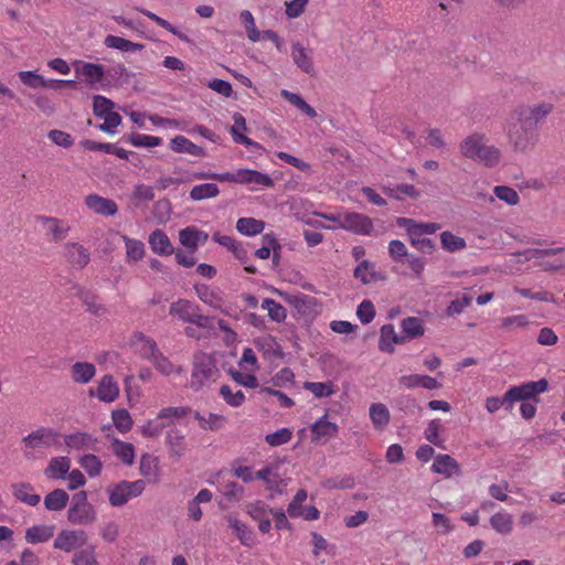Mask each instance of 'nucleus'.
Listing matches in <instances>:
<instances>
[{
	"label": "nucleus",
	"instance_id": "f257e3e1",
	"mask_svg": "<svg viewBox=\"0 0 565 565\" xmlns=\"http://www.w3.org/2000/svg\"><path fill=\"white\" fill-rule=\"evenodd\" d=\"M460 153L471 160L478 161L488 168L499 164L501 151L493 145L488 143L483 134H472L466 137L459 145Z\"/></svg>",
	"mask_w": 565,
	"mask_h": 565
},
{
	"label": "nucleus",
	"instance_id": "f03ea898",
	"mask_svg": "<svg viewBox=\"0 0 565 565\" xmlns=\"http://www.w3.org/2000/svg\"><path fill=\"white\" fill-rule=\"evenodd\" d=\"M508 142L518 153L531 151L539 141L537 129L512 111L507 121Z\"/></svg>",
	"mask_w": 565,
	"mask_h": 565
},
{
	"label": "nucleus",
	"instance_id": "7ed1b4c3",
	"mask_svg": "<svg viewBox=\"0 0 565 565\" xmlns=\"http://www.w3.org/2000/svg\"><path fill=\"white\" fill-rule=\"evenodd\" d=\"M214 180L217 182H234L239 184H256L266 188L274 185V180L266 173L252 169H238L236 172H193L186 180Z\"/></svg>",
	"mask_w": 565,
	"mask_h": 565
},
{
	"label": "nucleus",
	"instance_id": "20e7f679",
	"mask_svg": "<svg viewBox=\"0 0 565 565\" xmlns=\"http://www.w3.org/2000/svg\"><path fill=\"white\" fill-rule=\"evenodd\" d=\"M192 364L190 386L194 391H199L204 385L217 380L220 371L216 367L215 360L210 354L203 352L194 354Z\"/></svg>",
	"mask_w": 565,
	"mask_h": 565
},
{
	"label": "nucleus",
	"instance_id": "39448f33",
	"mask_svg": "<svg viewBox=\"0 0 565 565\" xmlns=\"http://www.w3.org/2000/svg\"><path fill=\"white\" fill-rule=\"evenodd\" d=\"M97 512L87 499V492L81 490L71 498V505L67 511V520L75 525H88L96 521Z\"/></svg>",
	"mask_w": 565,
	"mask_h": 565
},
{
	"label": "nucleus",
	"instance_id": "423d86ee",
	"mask_svg": "<svg viewBox=\"0 0 565 565\" xmlns=\"http://www.w3.org/2000/svg\"><path fill=\"white\" fill-rule=\"evenodd\" d=\"M146 483L143 480L120 481L114 488L109 489V503L113 507H121L131 498H136L142 493Z\"/></svg>",
	"mask_w": 565,
	"mask_h": 565
},
{
	"label": "nucleus",
	"instance_id": "0eeeda50",
	"mask_svg": "<svg viewBox=\"0 0 565 565\" xmlns=\"http://www.w3.org/2000/svg\"><path fill=\"white\" fill-rule=\"evenodd\" d=\"M554 105L548 102H542L535 105H521L513 111L534 128L537 129L539 124L543 121L552 111Z\"/></svg>",
	"mask_w": 565,
	"mask_h": 565
},
{
	"label": "nucleus",
	"instance_id": "6e6552de",
	"mask_svg": "<svg viewBox=\"0 0 565 565\" xmlns=\"http://www.w3.org/2000/svg\"><path fill=\"white\" fill-rule=\"evenodd\" d=\"M87 543V534L83 530H62L54 540V548L72 552Z\"/></svg>",
	"mask_w": 565,
	"mask_h": 565
},
{
	"label": "nucleus",
	"instance_id": "1a4fd4ad",
	"mask_svg": "<svg viewBox=\"0 0 565 565\" xmlns=\"http://www.w3.org/2000/svg\"><path fill=\"white\" fill-rule=\"evenodd\" d=\"M548 387V382L546 379H541L539 381H531L522 383L521 385L512 386V391L518 399V402H527L532 401L534 403L539 402V395L544 393Z\"/></svg>",
	"mask_w": 565,
	"mask_h": 565
},
{
	"label": "nucleus",
	"instance_id": "9d476101",
	"mask_svg": "<svg viewBox=\"0 0 565 565\" xmlns=\"http://www.w3.org/2000/svg\"><path fill=\"white\" fill-rule=\"evenodd\" d=\"M60 435L50 428H39L22 439L28 448L51 447L60 444Z\"/></svg>",
	"mask_w": 565,
	"mask_h": 565
},
{
	"label": "nucleus",
	"instance_id": "9b49d317",
	"mask_svg": "<svg viewBox=\"0 0 565 565\" xmlns=\"http://www.w3.org/2000/svg\"><path fill=\"white\" fill-rule=\"evenodd\" d=\"M343 230L355 234L369 235L373 230L371 218L364 214L347 212L343 215Z\"/></svg>",
	"mask_w": 565,
	"mask_h": 565
},
{
	"label": "nucleus",
	"instance_id": "f8f14e48",
	"mask_svg": "<svg viewBox=\"0 0 565 565\" xmlns=\"http://www.w3.org/2000/svg\"><path fill=\"white\" fill-rule=\"evenodd\" d=\"M64 254L73 268L83 269L90 260V254L83 245L68 242L64 245Z\"/></svg>",
	"mask_w": 565,
	"mask_h": 565
},
{
	"label": "nucleus",
	"instance_id": "ddd939ff",
	"mask_svg": "<svg viewBox=\"0 0 565 565\" xmlns=\"http://www.w3.org/2000/svg\"><path fill=\"white\" fill-rule=\"evenodd\" d=\"M338 425L324 415L311 426V437L313 441L326 444L338 435Z\"/></svg>",
	"mask_w": 565,
	"mask_h": 565
},
{
	"label": "nucleus",
	"instance_id": "4468645a",
	"mask_svg": "<svg viewBox=\"0 0 565 565\" xmlns=\"http://www.w3.org/2000/svg\"><path fill=\"white\" fill-rule=\"evenodd\" d=\"M36 221L43 224L46 235L51 236L50 239L52 242L57 243L63 241L70 232V226H66L64 221L60 218L38 215Z\"/></svg>",
	"mask_w": 565,
	"mask_h": 565
},
{
	"label": "nucleus",
	"instance_id": "2eb2a0df",
	"mask_svg": "<svg viewBox=\"0 0 565 565\" xmlns=\"http://www.w3.org/2000/svg\"><path fill=\"white\" fill-rule=\"evenodd\" d=\"M86 206L96 214L113 216L118 212V206L114 200L100 196L98 194H89L85 198Z\"/></svg>",
	"mask_w": 565,
	"mask_h": 565
},
{
	"label": "nucleus",
	"instance_id": "dca6fc26",
	"mask_svg": "<svg viewBox=\"0 0 565 565\" xmlns=\"http://www.w3.org/2000/svg\"><path fill=\"white\" fill-rule=\"evenodd\" d=\"M431 471L444 475L447 478L462 473L457 460L449 455H437L431 466Z\"/></svg>",
	"mask_w": 565,
	"mask_h": 565
},
{
	"label": "nucleus",
	"instance_id": "f3484780",
	"mask_svg": "<svg viewBox=\"0 0 565 565\" xmlns=\"http://www.w3.org/2000/svg\"><path fill=\"white\" fill-rule=\"evenodd\" d=\"M12 495L20 502L35 507L40 503L41 497L32 493L34 488L30 482H15L10 486Z\"/></svg>",
	"mask_w": 565,
	"mask_h": 565
},
{
	"label": "nucleus",
	"instance_id": "a211bd4d",
	"mask_svg": "<svg viewBox=\"0 0 565 565\" xmlns=\"http://www.w3.org/2000/svg\"><path fill=\"white\" fill-rule=\"evenodd\" d=\"M406 341L404 334H397L393 324H384L381 328V337L379 341V348L382 352L393 353L394 345L401 344Z\"/></svg>",
	"mask_w": 565,
	"mask_h": 565
},
{
	"label": "nucleus",
	"instance_id": "6ab92c4d",
	"mask_svg": "<svg viewBox=\"0 0 565 565\" xmlns=\"http://www.w3.org/2000/svg\"><path fill=\"white\" fill-rule=\"evenodd\" d=\"M291 57L297 67L303 73L308 75L315 74L312 56L299 42H295L291 45Z\"/></svg>",
	"mask_w": 565,
	"mask_h": 565
},
{
	"label": "nucleus",
	"instance_id": "aec40b11",
	"mask_svg": "<svg viewBox=\"0 0 565 565\" xmlns=\"http://www.w3.org/2000/svg\"><path fill=\"white\" fill-rule=\"evenodd\" d=\"M149 244L154 254L169 256L174 253L170 238L162 230H156L149 235Z\"/></svg>",
	"mask_w": 565,
	"mask_h": 565
},
{
	"label": "nucleus",
	"instance_id": "412c9836",
	"mask_svg": "<svg viewBox=\"0 0 565 565\" xmlns=\"http://www.w3.org/2000/svg\"><path fill=\"white\" fill-rule=\"evenodd\" d=\"M71 468V459L68 457H54L50 460L44 470V475L49 479L60 480L65 479Z\"/></svg>",
	"mask_w": 565,
	"mask_h": 565
},
{
	"label": "nucleus",
	"instance_id": "4be33fe9",
	"mask_svg": "<svg viewBox=\"0 0 565 565\" xmlns=\"http://www.w3.org/2000/svg\"><path fill=\"white\" fill-rule=\"evenodd\" d=\"M74 288L76 289V296L83 301L92 315L102 317L107 312V309L98 302L97 295L78 285H75Z\"/></svg>",
	"mask_w": 565,
	"mask_h": 565
},
{
	"label": "nucleus",
	"instance_id": "5701e85b",
	"mask_svg": "<svg viewBox=\"0 0 565 565\" xmlns=\"http://www.w3.org/2000/svg\"><path fill=\"white\" fill-rule=\"evenodd\" d=\"M170 149L177 153H189L195 157L205 156V151L202 147L193 143L190 139L181 135L170 140Z\"/></svg>",
	"mask_w": 565,
	"mask_h": 565
},
{
	"label": "nucleus",
	"instance_id": "b1692460",
	"mask_svg": "<svg viewBox=\"0 0 565 565\" xmlns=\"http://www.w3.org/2000/svg\"><path fill=\"white\" fill-rule=\"evenodd\" d=\"M279 295L297 311V313L301 316H308L312 305L315 303V298L307 295H290L286 292H280Z\"/></svg>",
	"mask_w": 565,
	"mask_h": 565
},
{
	"label": "nucleus",
	"instance_id": "393cba45",
	"mask_svg": "<svg viewBox=\"0 0 565 565\" xmlns=\"http://www.w3.org/2000/svg\"><path fill=\"white\" fill-rule=\"evenodd\" d=\"M196 311H199L196 305L186 299H179L171 303L169 312L172 316H177L180 320L190 323Z\"/></svg>",
	"mask_w": 565,
	"mask_h": 565
},
{
	"label": "nucleus",
	"instance_id": "a878e982",
	"mask_svg": "<svg viewBox=\"0 0 565 565\" xmlns=\"http://www.w3.org/2000/svg\"><path fill=\"white\" fill-rule=\"evenodd\" d=\"M76 72L85 77L90 87H95L105 76L103 65L95 63H81V67L76 66Z\"/></svg>",
	"mask_w": 565,
	"mask_h": 565
},
{
	"label": "nucleus",
	"instance_id": "bb28decb",
	"mask_svg": "<svg viewBox=\"0 0 565 565\" xmlns=\"http://www.w3.org/2000/svg\"><path fill=\"white\" fill-rule=\"evenodd\" d=\"M70 501L68 493L63 489H55L44 498V507L49 511L60 512L64 510Z\"/></svg>",
	"mask_w": 565,
	"mask_h": 565
},
{
	"label": "nucleus",
	"instance_id": "cd10ccee",
	"mask_svg": "<svg viewBox=\"0 0 565 565\" xmlns=\"http://www.w3.org/2000/svg\"><path fill=\"white\" fill-rule=\"evenodd\" d=\"M119 395V387L111 375H105L97 387V397L103 402H113Z\"/></svg>",
	"mask_w": 565,
	"mask_h": 565
},
{
	"label": "nucleus",
	"instance_id": "c85d7f7f",
	"mask_svg": "<svg viewBox=\"0 0 565 565\" xmlns=\"http://www.w3.org/2000/svg\"><path fill=\"white\" fill-rule=\"evenodd\" d=\"M233 119H234V125L231 128V134H232L233 140L236 143L245 145L246 147L260 148L259 143L253 141L252 139H249L248 137H246L245 135H242L239 132L241 130H246V120H245L244 116L239 113H235L233 116Z\"/></svg>",
	"mask_w": 565,
	"mask_h": 565
},
{
	"label": "nucleus",
	"instance_id": "c756f323",
	"mask_svg": "<svg viewBox=\"0 0 565 565\" xmlns=\"http://www.w3.org/2000/svg\"><path fill=\"white\" fill-rule=\"evenodd\" d=\"M404 228L407 233V236H408V239H409V243L412 244V246L417 248L420 253L430 255L436 250V244L430 238H427V237L418 234V232H416V230L408 228V227H404Z\"/></svg>",
	"mask_w": 565,
	"mask_h": 565
},
{
	"label": "nucleus",
	"instance_id": "7c9ffc66",
	"mask_svg": "<svg viewBox=\"0 0 565 565\" xmlns=\"http://www.w3.org/2000/svg\"><path fill=\"white\" fill-rule=\"evenodd\" d=\"M370 418L374 428L382 430L390 423V411L384 404L374 403L370 407Z\"/></svg>",
	"mask_w": 565,
	"mask_h": 565
},
{
	"label": "nucleus",
	"instance_id": "2f4dec72",
	"mask_svg": "<svg viewBox=\"0 0 565 565\" xmlns=\"http://www.w3.org/2000/svg\"><path fill=\"white\" fill-rule=\"evenodd\" d=\"M54 527L49 525H33L25 532V541L30 544L47 542L53 537Z\"/></svg>",
	"mask_w": 565,
	"mask_h": 565
},
{
	"label": "nucleus",
	"instance_id": "473e14b6",
	"mask_svg": "<svg viewBox=\"0 0 565 565\" xmlns=\"http://www.w3.org/2000/svg\"><path fill=\"white\" fill-rule=\"evenodd\" d=\"M64 443L68 448L74 449H93L96 443V439L93 438L92 435L87 433H75L70 434L64 437Z\"/></svg>",
	"mask_w": 565,
	"mask_h": 565
},
{
	"label": "nucleus",
	"instance_id": "72a5a7b5",
	"mask_svg": "<svg viewBox=\"0 0 565 565\" xmlns=\"http://www.w3.org/2000/svg\"><path fill=\"white\" fill-rule=\"evenodd\" d=\"M265 228V222L254 217H241L236 222V230L245 236H255Z\"/></svg>",
	"mask_w": 565,
	"mask_h": 565
},
{
	"label": "nucleus",
	"instance_id": "f704fd0d",
	"mask_svg": "<svg viewBox=\"0 0 565 565\" xmlns=\"http://www.w3.org/2000/svg\"><path fill=\"white\" fill-rule=\"evenodd\" d=\"M396 224L399 227L416 230V232L423 236L433 234L440 228V224L438 223H417L415 220L408 217H398Z\"/></svg>",
	"mask_w": 565,
	"mask_h": 565
},
{
	"label": "nucleus",
	"instance_id": "c9c22d12",
	"mask_svg": "<svg viewBox=\"0 0 565 565\" xmlns=\"http://www.w3.org/2000/svg\"><path fill=\"white\" fill-rule=\"evenodd\" d=\"M490 524L498 533L509 535L513 530V516L508 512H498L490 518Z\"/></svg>",
	"mask_w": 565,
	"mask_h": 565
},
{
	"label": "nucleus",
	"instance_id": "e433bc0d",
	"mask_svg": "<svg viewBox=\"0 0 565 565\" xmlns=\"http://www.w3.org/2000/svg\"><path fill=\"white\" fill-rule=\"evenodd\" d=\"M401 327L404 337H406V340L419 338L425 333L423 321L417 317H407L403 319L401 322Z\"/></svg>",
	"mask_w": 565,
	"mask_h": 565
},
{
	"label": "nucleus",
	"instance_id": "4c0bfd02",
	"mask_svg": "<svg viewBox=\"0 0 565 565\" xmlns=\"http://www.w3.org/2000/svg\"><path fill=\"white\" fill-rule=\"evenodd\" d=\"M185 436L181 433V430L177 428H171L167 433V444L170 446V452L172 456L178 458L182 457L185 452L184 445Z\"/></svg>",
	"mask_w": 565,
	"mask_h": 565
},
{
	"label": "nucleus",
	"instance_id": "58836bf2",
	"mask_svg": "<svg viewBox=\"0 0 565 565\" xmlns=\"http://www.w3.org/2000/svg\"><path fill=\"white\" fill-rule=\"evenodd\" d=\"M105 45L110 49H116L122 52H135L141 51L145 45L140 43H135L129 40H126L116 35H107L105 38Z\"/></svg>",
	"mask_w": 565,
	"mask_h": 565
},
{
	"label": "nucleus",
	"instance_id": "ea45409f",
	"mask_svg": "<svg viewBox=\"0 0 565 565\" xmlns=\"http://www.w3.org/2000/svg\"><path fill=\"white\" fill-rule=\"evenodd\" d=\"M96 369L94 364L88 362H76L72 366L73 380L76 383H88L95 375Z\"/></svg>",
	"mask_w": 565,
	"mask_h": 565
},
{
	"label": "nucleus",
	"instance_id": "a19ab883",
	"mask_svg": "<svg viewBox=\"0 0 565 565\" xmlns=\"http://www.w3.org/2000/svg\"><path fill=\"white\" fill-rule=\"evenodd\" d=\"M111 449L114 454L120 458V460L130 466L134 463L135 459V447L130 443L121 441L117 438H114Z\"/></svg>",
	"mask_w": 565,
	"mask_h": 565
},
{
	"label": "nucleus",
	"instance_id": "79ce46f5",
	"mask_svg": "<svg viewBox=\"0 0 565 565\" xmlns=\"http://www.w3.org/2000/svg\"><path fill=\"white\" fill-rule=\"evenodd\" d=\"M220 194V189L215 183H202L194 185L190 191L192 201H202L215 198Z\"/></svg>",
	"mask_w": 565,
	"mask_h": 565
},
{
	"label": "nucleus",
	"instance_id": "37998d69",
	"mask_svg": "<svg viewBox=\"0 0 565 565\" xmlns=\"http://www.w3.org/2000/svg\"><path fill=\"white\" fill-rule=\"evenodd\" d=\"M440 243L441 247L449 253L461 250L467 246L465 238L459 237L449 231H445L440 234Z\"/></svg>",
	"mask_w": 565,
	"mask_h": 565
},
{
	"label": "nucleus",
	"instance_id": "c03bdc74",
	"mask_svg": "<svg viewBox=\"0 0 565 565\" xmlns=\"http://www.w3.org/2000/svg\"><path fill=\"white\" fill-rule=\"evenodd\" d=\"M230 526L236 533V536L241 541V543L245 546H252L254 544V533L247 527L246 524L241 522L239 520H230Z\"/></svg>",
	"mask_w": 565,
	"mask_h": 565
},
{
	"label": "nucleus",
	"instance_id": "a18cd8bd",
	"mask_svg": "<svg viewBox=\"0 0 565 565\" xmlns=\"http://www.w3.org/2000/svg\"><path fill=\"white\" fill-rule=\"evenodd\" d=\"M262 308L268 311V317L275 322H282L286 317V309L271 298H265Z\"/></svg>",
	"mask_w": 565,
	"mask_h": 565
},
{
	"label": "nucleus",
	"instance_id": "49530a36",
	"mask_svg": "<svg viewBox=\"0 0 565 565\" xmlns=\"http://www.w3.org/2000/svg\"><path fill=\"white\" fill-rule=\"evenodd\" d=\"M111 418L115 427L120 433H127L132 427V419L130 417V414L125 408L116 409L111 413Z\"/></svg>",
	"mask_w": 565,
	"mask_h": 565
},
{
	"label": "nucleus",
	"instance_id": "de8ad7c7",
	"mask_svg": "<svg viewBox=\"0 0 565 565\" xmlns=\"http://www.w3.org/2000/svg\"><path fill=\"white\" fill-rule=\"evenodd\" d=\"M127 258L132 262L140 260L145 255V245L141 241L124 236Z\"/></svg>",
	"mask_w": 565,
	"mask_h": 565
},
{
	"label": "nucleus",
	"instance_id": "09e8293b",
	"mask_svg": "<svg viewBox=\"0 0 565 565\" xmlns=\"http://www.w3.org/2000/svg\"><path fill=\"white\" fill-rule=\"evenodd\" d=\"M115 108V103L102 95L93 97V113L96 117L103 118Z\"/></svg>",
	"mask_w": 565,
	"mask_h": 565
},
{
	"label": "nucleus",
	"instance_id": "8fccbe9b",
	"mask_svg": "<svg viewBox=\"0 0 565 565\" xmlns=\"http://www.w3.org/2000/svg\"><path fill=\"white\" fill-rule=\"evenodd\" d=\"M194 417L199 420L202 429L218 430L225 422V417L223 415L213 413L209 415V418H205L199 412H195Z\"/></svg>",
	"mask_w": 565,
	"mask_h": 565
},
{
	"label": "nucleus",
	"instance_id": "3c124183",
	"mask_svg": "<svg viewBox=\"0 0 565 565\" xmlns=\"http://www.w3.org/2000/svg\"><path fill=\"white\" fill-rule=\"evenodd\" d=\"M383 192L390 198H394L396 200H402L403 195H408L411 198H417L418 192L415 186L412 184H398L395 188L384 186Z\"/></svg>",
	"mask_w": 565,
	"mask_h": 565
},
{
	"label": "nucleus",
	"instance_id": "603ef678",
	"mask_svg": "<svg viewBox=\"0 0 565 565\" xmlns=\"http://www.w3.org/2000/svg\"><path fill=\"white\" fill-rule=\"evenodd\" d=\"M138 338L141 341L139 349L141 358L153 361L157 358V354L161 353L157 347V343L152 339L145 337L142 333H140Z\"/></svg>",
	"mask_w": 565,
	"mask_h": 565
},
{
	"label": "nucleus",
	"instance_id": "864d4df0",
	"mask_svg": "<svg viewBox=\"0 0 565 565\" xmlns=\"http://www.w3.org/2000/svg\"><path fill=\"white\" fill-rule=\"evenodd\" d=\"M198 228L194 226H188L179 232L180 243L194 253L198 249L196 236Z\"/></svg>",
	"mask_w": 565,
	"mask_h": 565
},
{
	"label": "nucleus",
	"instance_id": "5fc2aeb1",
	"mask_svg": "<svg viewBox=\"0 0 565 565\" xmlns=\"http://www.w3.org/2000/svg\"><path fill=\"white\" fill-rule=\"evenodd\" d=\"M292 438V431L289 428H280L279 430L267 434L265 441L271 447H278L289 443Z\"/></svg>",
	"mask_w": 565,
	"mask_h": 565
},
{
	"label": "nucleus",
	"instance_id": "6e6d98bb",
	"mask_svg": "<svg viewBox=\"0 0 565 565\" xmlns=\"http://www.w3.org/2000/svg\"><path fill=\"white\" fill-rule=\"evenodd\" d=\"M81 467L86 470L90 477H96L100 473L102 461L100 459L92 454L84 455L79 459Z\"/></svg>",
	"mask_w": 565,
	"mask_h": 565
},
{
	"label": "nucleus",
	"instance_id": "4d7b16f0",
	"mask_svg": "<svg viewBox=\"0 0 565 565\" xmlns=\"http://www.w3.org/2000/svg\"><path fill=\"white\" fill-rule=\"evenodd\" d=\"M72 563L74 565H97L95 547L88 546L84 550L75 552Z\"/></svg>",
	"mask_w": 565,
	"mask_h": 565
},
{
	"label": "nucleus",
	"instance_id": "13d9d810",
	"mask_svg": "<svg viewBox=\"0 0 565 565\" xmlns=\"http://www.w3.org/2000/svg\"><path fill=\"white\" fill-rule=\"evenodd\" d=\"M220 395L230 406L233 407L241 406L245 401V394L243 391L238 390L236 393H233L228 385L221 386Z\"/></svg>",
	"mask_w": 565,
	"mask_h": 565
},
{
	"label": "nucleus",
	"instance_id": "bf43d9fd",
	"mask_svg": "<svg viewBox=\"0 0 565 565\" xmlns=\"http://www.w3.org/2000/svg\"><path fill=\"white\" fill-rule=\"evenodd\" d=\"M128 140L135 147H157L162 143V139L160 137L142 134H131Z\"/></svg>",
	"mask_w": 565,
	"mask_h": 565
},
{
	"label": "nucleus",
	"instance_id": "052dcab7",
	"mask_svg": "<svg viewBox=\"0 0 565 565\" xmlns=\"http://www.w3.org/2000/svg\"><path fill=\"white\" fill-rule=\"evenodd\" d=\"M493 192L498 199L508 203L509 205H515L519 203L520 198L518 192L510 186L497 185Z\"/></svg>",
	"mask_w": 565,
	"mask_h": 565
},
{
	"label": "nucleus",
	"instance_id": "680f3d73",
	"mask_svg": "<svg viewBox=\"0 0 565 565\" xmlns=\"http://www.w3.org/2000/svg\"><path fill=\"white\" fill-rule=\"evenodd\" d=\"M388 254L394 262L404 263L408 253L405 244L402 241L393 239L388 244Z\"/></svg>",
	"mask_w": 565,
	"mask_h": 565
},
{
	"label": "nucleus",
	"instance_id": "e2e57ef3",
	"mask_svg": "<svg viewBox=\"0 0 565 565\" xmlns=\"http://www.w3.org/2000/svg\"><path fill=\"white\" fill-rule=\"evenodd\" d=\"M356 316L363 324L370 323L375 316V309L371 300H363L356 309Z\"/></svg>",
	"mask_w": 565,
	"mask_h": 565
},
{
	"label": "nucleus",
	"instance_id": "0e129e2a",
	"mask_svg": "<svg viewBox=\"0 0 565 565\" xmlns=\"http://www.w3.org/2000/svg\"><path fill=\"white\" fill-rule=\"evenodd\" d=\"M18 75L20 81L31 88L43 87L44 78L35 72L21 71Z\"/></svg>",
	"mask_w": 565,
	"mask_h": 565
},
{
	"label": "nucleus",
	"instance_id": "69168bd1",
	"mask_svg": "<svg viewBox=\"0 0 565 565\" xmlns=\"http://www.w3.org/2000/svg\"><path fill=\"white\" fill-rule=\"evenodd\" d=\"M303 387L319 398L330 396L334 392L329 384L322 382H306Z\"/></svg>",
	"mask_w": 565,
	"mask_h": 565
},
{
	"label": "nucleus",
	"instance_id": "338daca9",
	"mask_svg": "<svg viewBox=\"0 0 565 565\" xmlns=\"http://www.w3.org/2000/svg\"><path fill=\"white\" fill-rule=\"evenodd\" d=\"M103 118L104 122L99 125L98 128L107 134H114L115 128L118 127L121 122V116L113 110Z\"/></svg>",
	"mask_w": 565,
	"mask_h": 565
},
{
	"label": "nucleus",
	"instance_id": "774afa93",
	"mask_svg": "<svg viewBox=\"0 0 565 565\" xmlns=\"http://www.w3.org/2000/svg\"><path fill=\"white\" fill-rule=\"evenodd\" d=\"M50 140L63 148H70L73 145V138L70 134L62 131V130H51L49 132Z\"/></svg>",
	"mask_w": 565,
	"mask_h": 565
}]
</instances>
